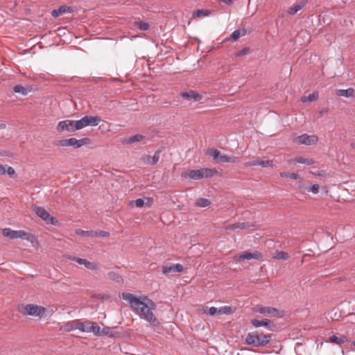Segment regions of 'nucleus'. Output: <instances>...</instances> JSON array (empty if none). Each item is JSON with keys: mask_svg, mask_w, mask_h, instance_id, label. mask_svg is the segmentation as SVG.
I'll return each instance as SVG.
<instances>
[{"mask_svg": "<svg viewBox=\"0 0 355 355\" xmlns=\"http://www.w3.org/2000/svg\"><path fill=\"white\" fill-rule=\"evenodd\" d=\"M89 327L88 328L89 332H92L96 336H101V328L96 322H90Z\"/></svg>", "mask_w": 355, "mask_h": 355, "instance_id": "nucleus-25", "label": "nucleus"}, {"mask_svg": "<svg viewBox=\"0 0 355 355\" xmlns=\"http://www.w3.org/2000/svg\"><path fill=\"white\" fill-rule=\"evenodd\" d=\"M6 173L12 176L15 174V169L11 166H6Z\"/></svg>", "mask_w": 355, "mask_h": 355, "instance_id": "nucleus-51", "label": "nucleus"}, {"mask_svg": "<svg viewBox=\"0 0 355 355\" xmlns=\"http://www.w3.org/2000/svg\"><path fill=\"white\" fill-rule=\"evenodd\" d=\"M211 15V11L206 9H198L195 10L192 13V17L193 18L199 17H207Z\"/></svg>", "mask_w": 355, "mask_h": 355, "instance_id": "nucleus-22", "label": "nucleus"}, {"mask_svg": "<svg viewBox=\"0 0 355 355\" xmlns=\"http://www.w3.org/2000/svg\"><path fill=\"white\" fill-rule=\"evenodd\" d=\"M293 141L297 144H305L307 146L315 144L318 137L315 135H308L303 134L294 138Z\"/></svg>", "mask_w": 355, "mask_h": 355, "instance_id": "nucleus-7", "label": "nucleus"}, {"mask_svg": "<svg viewBox=\"0 0 355 355\" xmlns=\"http://www.w3.org/2000/svg\"><path fill=\"white\" fill-rule=\"evenodd\" d=\"M144 139V137L142 135L137 134L132 135L128 138L124 139L122 140V144L124 145L131 144L134 142H139L142 141Z\"/></svg>", "mask_w": 355, "mask_h": 355, "instance_id": "nucleus-20", "label": "nucleus"}, {"mask_svg": "<svg viewBox=\"0 0 355 355\" xmlns=\"http://www.w3.org/2000/svg\"><path fill=\"white\" fill-rule=\"evenodd\" d=\"M280 176L282 178H287L293 180H297L299 178V175L297 173L281 172Z\"/></svg>", "mask_w": 355, "mask_h": 355, "instance_id": "nucleus-35", "label": "nucleus"}, {"mask_svg": "<svg viewBox=\"0 0 355 355\" xmlns=\"http://www.w3.org/2000/svg\"><path fill=\"white\" fill-rule=\"evenodd\" d=\"M311 173L313 174V175H315L322 176L324 175V172L323 171H319L318 173L311 172Z\"/></svg>", "mask_w": 355, "mask_h": 355, "instance_id": "nucleus-55", "label": "nucleus"}, {"mask_svg": "<svg viewBox=\"0 0 355 355\" xmlns=\"http://www.w3.org/2000/svg\"><path fill=\"white\" fill-rule=\"evenodd\" d=\"M67 258L68 259H69V260H71V261H76V259L77 257H74V256H72V255H68V256L67 257Z\"/></svg>", "mask_w": 355, "mask_h": 355, "instance_id": "nucleus-56", "label": "nucleus"}, {"mask_svg": "<svg viewBox=\"0 0 355 355\" xmlns=\"http://www.w3.org/2000/svg\"><path fill=\"white\" fill-rule=\"evenodd\" d=\"M245 33H246L245 30H243L242 33H241V31L239 29H236L232 33V34L230 35L231 39L233 41H236L241 37V35H242V36L245 35Z\"/></svg>", "mask_w": 355, "mask_h": 355, "instance_id": "nucleus-31", "label": "nucleus"}, {"mask_svg": "<svg viewBox=\"0 0 355 355\" xmlns=\"http://www.w3.org/2000/svg\"><path fill=\"white\" fill-rule=\"evenodd\" d=\"M259 166L263 168H273L274 165L272 160H261L259 161Z\"/></svg>", "mask_w": 355, "mask_h": 355, "instance_id": "nucleus-38", "label": "nucleus"}, {"mask_svg": "<svg viewBox=\"0 0 355 355\" xmlns=\"http://www.w3.org/2000/svg\"><path fill=\"white\" fill-rule=\"evenodd\" d=\"M109 279L115 281L117 283L123 282L122 277L114 271L109 272L107 274Z\"/></svg>", "mask_w": 355, "mask_h": 355, "instance_id": "nucleus-27", "label": "nucleus"}, {"mask_svg": "<svg viewBox=\"0 0 355 355\" xmlns=\"http://www.w3.org/2000/svg\"><path fill=\"white\" fill-rule=\"evenodd\" d=\"M160 153V150H157L153 156L146 155L144 158V161L150 165H155L159 159Z\"/></svg>", "mask_w": 355, "mask_h": 355, "instance_id": "nucleus-13", "label": "nucleus"}, {"mask_svg": "<svg viewBox=\"0 0 355 355\" xmlns=\"http://www.w3.org/2000/svg\"><path fill=\"white\" fill-rule=\"evenodd\" d=\"M217 173L218 171L215 168H202L197 170H191L187 175L192 180H200L211 178Z\"/></svg>", "mask_w": 355, "mask_h": 355, "instance_id": "nucleus-4", "label": "nucleus"}, {"mask_svg": "<svg viewBox=\"0 0 355 355\" xmlns=\"http://www.w3.org/2000/svg\"><path fill=\"white\" fill-rule=\"evenodd\" d=\"M134 203L137 207H142L144 205V201L141 198L137 199L134 201Z\"/></svg>", "mask_w": 355, "mask_h": 355, "instance_id": "nucleus-50", "label": "nucleus"}, {"mask_svg": "<svg viewBox=\"0 0 355 355\" xmlns=\"http://www.w3.org/2000/svg\"><path fill=\"white\" fill-rule=\"evenodd\" d=\"M4 236L11 239H21L33 243L35 240V237L31 233L26 232L24 230H13L10 228H4L2 230Z\"/></svg>", "mask_w": 355, "mask_h": 355, "instance_id": "nucleus-3", "label": "nucleus"}, {"mask_svg": "<svg viewBox=\"0 0 355 355\" xmlns=\"http://www.w3.org/2000/svg\"><path fill=\"white\" fill-rule=\"evenodd\" d=\"M120 297L128 302L141 319L155 325L158 323L153 313V311L156 309V304L148 297H137L130 293H123Z\"/></svg>", "mask_w": 355, "mask_h": 355, "instance_id": "nucleus-1", "label": "nucleus"}, {"mask_svg": "<svg viewBox=\"0 0 355 355\" xmlns=\"http://www.w3.org/2000/svg\"><path fill=\"white\" fill-rule=\"evenodd\" d=\"M6 127V125L4 123H0V129L4 128Z\"/></svg>", "mask_w": 355, "mask_h": 355, "instance_id": "nucleus-58", "label": "nucleus"}, {"mask_svg": "<svg viewBox=\"0 0 355 355\" xmlns=\"http://www.w3.org/2000/svg\"><path fill=\"white\" fill-rule=\"evenodd\" d=\"M251 323L256 328L263 326L268 329L272 330V327H274V324L268 319H263L262 320L252 319Z\"/></svg>", "mask_w": 355, "mask_h": 355, "instance_id": "nucleus-11", "label": "nucleus"}, {"mask_svg": "<svg viewBox=\"0 0 355 355\" xmlns=\"http://www.w3.org/2000/svg\"><path fill=\"white\" fill-rule=\"evenodd\" d=\"M76 324H77V322L76 321H71L68 322L64 327V330L67 331H70L74 329H77L76 327H75Z\"/></svg>", "mask_w": 355, "mask_h": 355, "instance_id": "nucleus-41", "label": "nucleus"}, {"mask_svg": "<svg viewBox=\"0 0 355 355\" xmlns=\"http://www.w3.org/2000/svg\"><path fill=\"white\" fill-rule=\"evenodd\" d=\"M170 272H175L173 263L162 266V273L167 274Z\"/></svg>", "mask_w": 355, "mask_h": 355, "instance_id": "nucleus-39", "label": "nucleus"}, {"mask_svg": "<svg viewBox=\"0 0 355 355\" xmlns=\"http://www.w3.org/2000/svg\"><path fill=\"white\" fill-rule=\"evenodd\" d=\"M220 1L226 4H231L232 3V0H220Z\"/></svg>", "mask_w": 355, "mask_h": 355, "instance_id": "nucleus-57", "label": "nucleus"}, {"mask_svg": "<svg viewBox=\"0 0 355 355\" xmlns=\"http://www.w3.org/2000/svg\"><path fill=\"white\" fill-rule=\"evenodd\" d=\"M57 130L58 132H63L67 130L69 132L74 131L73 121V120H64L61 121L57 125Z\"/></svg>", "mask_w": 355, "mask_h": 355, "instance_id": "nucleus-10", "label": "nucleus"}, {"mask_svg": "<svg viewBox=\"0 0 355 355\" xmlns=\"http://www.w3.org/2000/svg\"><path fill=\"white\" fill-rule=\"evenodd\" d=\"M273 259L279 260H286L288 258V255L286 252L283 251L277 252L272 257Z\"/></svg>", "mask_w": 355, "mask_h": 355, "instance_id": "nucleus-33", "label": "nucleus"}, {"mask_svg": "<svg viewBox=\"0 0 355 355\" xmlns=\"http://www.w3.org/2000/svg\"><path fill=\"white\" fill-rule=\"evenodd\" d=\"M232 313V309L230 306H225L218 309V314H230Z\"/></svg>", "mask_w": 355, "mask_h": 355, "instance_id": "nucleus-40", "label": "nucleus"}, {"mask_svg": "<svg viewBox=\"0 0 355 355\" xmlns=\"http://www.w3.org/2000/svg\"><path fill=\"white\" fill-rule=\"evenodd\" d=\"M255 311L264 315L277 316L279 314V311L271 306H258L256 308Z\"/></svg>", "mask_w": 355, "mask_h": 355, "instance_id": "nucleus-9", "label": "nucleus"}, {"mask_svg": "<svg viewBox=\"0 0 355 355\" xmlns=\"http://www.w3.org/2000/svg\"><path fill=\"white\" fill-rule=\"evenodd\" d=\"M329 340L331 343L340 345L342 343H344L347 340V338L345 336H341L338 337L335 335H333L329 338Z\"/></svg>", "mask_w": 355, "mask_h": 355, "instance_id": "nucleus-23", "label": "nucleus"}, {"mask_svg": "<svg viewBox=\"0 0 355 355\" xmlns=\"http://www.w3.org/2000/svg\"><path fill=\"white\" fill-rule=\"evenodd\" d=\"M13 91L15 93H20L23 95H26L28 93L27 89L21 85H16L13 87Z\"/></svg>", "mask_w": 355, "mask_h": 355, "instance_id": "nucleus-32", "label": "nucleus"}, {"mask_svg": "<svg viewBox=\"0 0 355 355\" xmlns=\"http://www.w3.org/2000/svg\"><path fill=\"white\" fill-rule=\"evenodd\" d=\"M76 233L78 235H81L83 236L87 237H95L96 234L94 230L85 231L82 230H76Z\"/></svg>", "mask_w": 355, "mask_h": 355, "instance_id": "nucleus-29", "label": "nucleus"}, {"mask_svg": "<svg viewBox=\"0 0 355 355\" xmlns=\"http://www.w3.org/2000/svg\"><path fill=\"white\" fill-rule=\"evenodd\" d=\"M249 51H250V48L249 47H245V48L242 49L241 50L237 51L235 53V55L236 57H241V56L246 55Z\"/></svg>", "mask_w": 355, "mask_h": 355, "instance_id": "nucleus-42", "label": "nucleus"}, {"mask_svg": "<svg viewBox=\"0 0 355 355\" xmlns=\"http://www.w3.org/2000/svg\"><path fill=\"white\" fill-rule=\"evenodd\" d=\"M94 232L96 233L95 236L107 237L110 235L108 232L103 230L94 231Z\"/></svg>", "mask_w": 355, "mask_h": 355, "instance_id": "nucleus-44", "label": "nucleus"}, {"mask_svg": "<svg viewBox=\"0 0 355 355\" xmlns=\"http://www.w3.org/2000/svg\"><path fill=\"white\" fill-rule=\"evenodd\" d=\"M210 155L213 157L214 159L217 162L220 163H236L239 162V158L236 157H230L225 155H220V152L217 149H211Z\"/></svg>", "mask_w": 355, "mask_h": 355, "instance_id": "nucleus-6", "label": "nucleus"}, {"mask_svg": "<svg viewBox=\"0 0 355 355\" xmlns=\"http://www.w3.org/2000/svg\"><path fill=\"white\" fill-rule=\"evenodd\" d=\"M110 331H111V328L110 327H105L104 328L101 329V336L108 335V334H110Z\"/></svg>", "mask_w": 355, "mask_h": 355, "instance_id": "nucleus-49", "label": "nucleus"}, {"mask_svg": "<svg viewBox=\"0 0 355 355\" xmlns=\"http://www.w3.org/2000/svg\"><path fill=\"white\" fill-rule=\"evenodd\" d=\"M76 262L80 265H83V263H85V259L77 257L76 259Z\"/></svg>", "mask_w": 355, "mask_h": 355, "instance_id": "nucleus-54", "label": "nucleus"}, {"mask_svg": "<svg viewBox=\"0 0 355 355\" xmlns=\"http://www.w3.org/2000/svg\"><path fill=\"white\" fill-rule=\"evenodd\" d=\"M294 161L296 163L304 164H307V165H311V164H313V161L312 159H308V158H304L302 156L296 157L295 158Z\"/></svg>", "mask_w": 355, "mask_h": 355, "instance_id": "nucleus-30", "label": "nucleus"}, {"mask_svg": "<svg viewBox=\"0 0 355 355\" xmlns=\"http://www.w3.org/2000/svg\"><path fill=\"white\" fill-rule=\"evenodd\" d=\"M319 189H320L319 184H314L312 186H311L309 187V189H307V190H308V191H310V192H312L314 194H316V193H318L319 192Z\"/></svg>", "mask_w": 355, "mask_h": 355, "instance_id": "nucleus-43", "label": "nucleus"}, {"mask_svg": "<svg viewBox=\"0 0 355 355\" xmlns=\"http://www.w3.org/2000/svg\"><path fill=\"white\" fill-rule=\"evenodd\" d=\"M6 173V165L0 164V175H4Z\"/></svg>", "mask_w": 355, "mask_h": 355, "instance_id": "nucleus-53", "label": "nucleus"}, {"mask_svg": "<svg viewBox=\"0 0 355 355\" xmlns=\"http://www.w3.org/2000/svg\"><path fill=\"white\" fill-rule=\"evenodd\" d=\"M306 0H302L298 3L290 7L288 10V13L290 15H293L296 14L299 10H300L306 4Z\"/></svg>", "mask_w": 355, "mask_h": 355, "instance_id": "nucleus-19", "label": "nucleus"}, {"mask_svg": "<svg viewBox=\"0 0 355 355\" xmlns=\"http://www.w3.org/2000/svg\"><path fill=\"white\" fill-rule=\"evenodd\" d=\"M261 257V254L259 252L255 251L254 252H244L239 255V259L242 260H250L252 259H259Z\"/></svg>", "mask_w": 355, "mask_h": 355, "instance_id": "nucleus-14", "label": "nucleus"}, {"mask_svg": "<svg viewBox=\"0 0 355 355\" xmlns=\"http://www.w3.org/2000/svg\"><path fill=\"white\" fill-rule=\"evenodd\" d=\"M55 145L60 146V147L70 146H71V138L58 140L55 143Z\"/></svg>", "mask_w": 355, "mask_h": 355, "instance_id": "nucleus-34", "label": "nucleus"}, {"mask_svg": "<svg viewBox=\"0 0 355 355\" xmlns=\"http://www.w3.org/2000/svg\"><path fill=\"white\" fill-rule=\"evenodd\" d=\"M173 266L175 272H181L183 270V266L180 263H176V264L173 263Z\"/></svg>", "mask_w": 355, "mask_h": 355, "instance_id": "nucleus-47", "label": "nucleus"}, {"mask_svg": "<svg viewBox=\"0 0 355 355\" xmlns=\"http://www.w3.org/2000/svg\"><path fill=\"white\" fill-rule=\"evenodd\" d=\"M150 26L147 22H139V28L142 31H147L149 28Z\"/></svg>", "mask_w": 355, "mask_h": 355, "instance_id": "nucleus-46", "label": "nucleus"}, {"mask_svg": "<svg viewBox=\"0 0 355 355\" xmlns=\"http://www.w3.org/2000/svg\"><path fill=\"white\" fill-rule=\"evenodd\" d=\"M252 226V225H251L249 223H235L234 224L225 226L224 227V229L225 230H234V229L244 230V229H248Z\"/></svg>", "mask_w": 355, "mask_h": 355, "instance_id": "nucleus-17", "label": "nucleus"}, {"mask_svg": "<svg viewBox=\"0 0 355 355\" xmlns=\"http://www.w3.org/2000/svg\"><path fill=\"white\" fill-rule=\"evenodd\" d=\"M86 126H96L101 121L100 117L97 116L86 115L83 116Z\"/></svg>", "mask_w": 355, "mask_h": 355, "instance_id": "nucleus-16", "label": "nucleus"}, {"mask_svg": "<svg viewBox=\"0 0 355 355\" xmlns=\"http://www.w3.org/2000/svg\"><path fill=\"white\" fill-rule=\"evenodd\" d=\"M90 143V139L87 137L83 138L81 139H77L76 138H71V146L75 148H79L84 145H87Z\"/></svg>", "mask_w": 355, "mask_h": 355, "instance_id": "nucleus-15", "label": "nucleus"}, {"mask_svg": "<svg viewBox=\"0 0 355 355\" xmlns=\"http://www.w3.org/2000/svg\"><path fill=\"white\" fill-rule=\"evenodd\" d=\"M90 321H86L85 322H77L76 327L81 332H89L88 328L89 327Z\"/></svg>", "mask_w": 355, "mask_h": 355, "instance_id": "nucleus-24", "label": "nucleus"}, {"mask_svg": "<svg viewBox=\"0 0 355 355\" xmlns=\"http://www.w3.org/2000/svg\"><path fill=\"white\" fill-rule=\"evenodd\" d=\"M271 336L270 334H264L259 331L249 332L245 338V344L252 347L265 346L270 343Z\"/></svg>", "mask_w": 355, "mask_h": 355, "instance_id": "nucleus-2", "label": "nucleus"}, {"mask_svg": "<svg viewBox=\"0 0 355 355\" xmlns=\"http://www.w3.org/2000/svg\"><path fill=\"white\" fill-rule=\"evenodd\" d=\"M354 347H355V341L354 342Z\"/></svg>", "mask_w": 355, "mask_h": 355, "instance_id": "nucleus-59", "label": "nucleus"}, {"mask_svg": "<svg viewBox=\"0 0 355 355\" xmlns=\"http://www.w3.org/2000/svg\"><path fill=\"white\" fill-rule=\"evenodd\" d=\"M211 205V201L207 198H200L197 201V205L200 207H206Z\"/></svg>", "mask_w": 355, "mask_h": 355, "instance_id": "nucleus-36", "label": "nucleus"}, {"mask_svg": "<svg viewBox=\"0 0 355 355\" xmlns=\"http://www.w3.org/2000/svg\"><path fill=\"white\" fill-rule=\"evenodd\" d=\"M85 267L89 270H95L98 268V265L95 262H91L85 259Z\"/></svg>", "mask_w": 355, "mask_h": 355, "instance_id": "nucleus-37", "label": "nucleus"}, {"mask_svg": "<svg viewBox=\"0 0 355 355\" xmlns=\"http://www.w3.org/2000/svg\"><path fill=\"white\" fill-rule=\"evenodd\" d=\"M302 35H306L307 36V40L306 42H308L309 41V39L310 37H309V35L306 34V33L304 32V31H301L299 34H298V36L296 37V42H297L298 39L302 36Z\"/></svg>", "mask_w": 355, "mask_h": 355, "instance_id": "nucleus-52", "label": "nucleus"}, {"mask_svg": "<svg viewBox=\"0 0 355 355\" xmlns=\"http://www.w3.org/2000/svg\"><path fill=\"white\" fill-rule=\"evenodd\" d=\"M20 312L25 315L42 317L45 312V308L35 304H26L23 306Z\"/></svg>", "mask_w": 355, "mask_h": 355, "instance_id": "nucleus-5", "label": "nucleus"}, {"mask_svg": "<svg viewBox=\"0 0 355 355\" xmlns=\"http://www.w3.org/2000/svg\"><path fill=\"white\" fill-rule=\"evenodd\" d=\"M180 95L182 98L187 100L193 99L195 101H199L202 99V96L193 90L182 92Z\"/></svg>", "mask_w": 355, "mask_h": 355, "instance_id": "nucleus-12", "label": "nucleus"}, {"mask_svg": "<svg viewBox=\"0 0 355 355\" xmlns=\"http://www.w3.org/2000/svg\"><path fill=\"white\" fill-rule=\"evenodd\" d=\"M338 96L351 97L354 94V89L353 88H348L347 89H337L336 92Z\"/></svg>", "mask_w": 355, "mask_h": 355, "instance_id": "nucleus-21", "label": "nucleus"}, {"mask_svg": "<svg viewBox=\"0 0 355 355\" xmlns=\"http://www.w3.org/2000/svg\"><path fill=\"white\" fill-rule=\"evenodd\" d=\"M84 118H81L79 120L73 121L74 131L78 130L86 127Z\"/></svg>", "mask_w": 355, "mask_h": 355, "instance_id": "nucleus-28", "label": "nucleus"}, {"mask_svg": "<svg viewBox=\"0 0 355 355\" xmlns=\"http://www.w3.org/2000/svg\"><path fill=\"white\" fill-rule=\"evenodd\" d=\"M260 159H255L252 161L247 162L244 164L245 166H259Z\"/></svg>", "mask_w": 355, "mask_h": 355, "instance_id": "nucleus-45", "label": "nucleus"}, {"mask_svg": "<svg viewBox=\"0 0 355 355\" xmlns=\"http://www.w3.org/2000/svg\"><path fill=\"white\" fill-rule=\"evenodd\" d=\"M207 313L210 315H214L216 313L218 314V309L214 306H211L209 309Z\"/></svg>", "mask_w": 355, "mask_h": 355, "instance_id": "nucleus-48", "label": "nucleus"}, {"mask_svg": "<svg viewBox=\"0 0 355 355\" xmlns=\"http://www.w3.org/2000/svg\"><path fill=\"white\" fill-rule=\"evenodd\" d=\"M72 11V8L71 7L62 6H60L58 9H55L52 11L51 15L54 17H57L59 15L70 13Z\"/></svg>", "mask_w": 355, "mask_h": 355, "instance_id": "nucleus-18", "label": "nucleus"}, {"mask_svg": "<svg viewBox=\"0 0 355 355\" xmlns=\"http://www.w3.org/2000/svg\"><path fill=\"white\" fill-rule=\"evenodd\" d=\"M35 214H37V216H38L42 220L46 221L47 223H49V224L55 223L54 218L53 216H51L44 208L41 207H36L35 208Z\"/></svg>", "mask_w": 355, "mask_h": 355, "instance_id": "nucleus-8", "label": "nucleus"}, {"mask_svg": "<svg viewBox=\"0 0 355 355\" xmlns=\"http://www.w3.org/2000/svg\"><path fill=\"white\" fill-rule=\"evenodd\" d=\"M319 97V94L318 92H313L312 94H309L308 96H302L301 98L302 102L306 103L309 101H314L317 100Z\"/></svg>", "mask_w": 355, "mask_h": 355, "instance_id": "nucleus-26", "label": "nucleus"}]
</instances>
